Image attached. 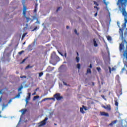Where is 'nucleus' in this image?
<instances>
[{"instance_id":"nucleus-52","label":"nucleus","mask_w":127,"mask_h":127,"mask_svg":"<svg viewBox=\"0 0 127 127\" xmlns=\"http://www.w3.org/2000/svg\"><path fill=\"white\" fill-rule=\"evenodd\" d=\"M101 97H102V98H103V99H105V96L104 95H101Z\"/></svg>"},{"instance_id":"nucleus-35","label":"nucleus","mask_w":127,"mask_h":127,"mask_svg":"<svg viewBox=\"0 0 127 127\" xmlns=\"http://www.w3.org/2000/svg\"><path fill=\"white\" fill-rule=\"evenodd\" d=\"M32 17L33 20L37 19V17L35 15L33 16Z\"/></svg>"},{"instance_id":"nucleus-59","label":"nucleus","mask_w":127,"mask_h":127,"mask_svg":"<svg viewBox=\"0 0 127 127\" xmlns=\"http://www.w3.org/2000/svg\"><path fill=\"white\" fill-rule=\"evenodd\" d=\"M94 8H98V7L97 6H94Z\"/></svg>"},{"instance_id":"nucleus-62","label":"nucleus","mask_w":127,"mask_h":127,"mask_svg":"<svg viewBox=\"0 0 127 127\" xmlns=\"http://www.w3.org/2000/svg\"><path fill=\"white\" fill-rule=\"evenodd\" d=\"M77 56H79V53H78V52H77Z\"/></svg>"},{"instance_id":"nucleus-22","label":"nucleus","mask_w":127,"mask_h":127,"mask_svg":"<svg viewBox=\"0 0 127 127\" xmlns=\"http://www.w3.org/2000/svg\"><path fill=\"white\" fill-rule=\"evenodd\" d=\"M77 67L78 68V69H80L81 68V64H77Z\"/></svg>"},{"instance_id":"nucleus-42","label":"nucleus","mask_w":127,"mask_h":127,"mask_svg":"<svg viewBox=\"0 0 127 127\" xmlns=\"http://www.w3.org/2000/svg\"><path fill=\"white\" fill-rule=\"evenodd\" d=\"M45 24H46L45 23H43V26H44L45 28H46V25Z\"/></svg>"},{"instance_id":"nucleus-46","label":"nucleus","mask_w":127,"mask_h":127,"mask_svg":"<svg viewBox=\"0 0 127 127\" xmlns=\"http://www.w3.org/2000/svg\"><path fill=\"white\" fill-rule=\"evenodd\" d=\"M59 54H60V55H61V56H63V57H64V55L62 53H61V52H59Z\"/></svg>"},{"instance_id":"nucleus-39","label":"nucleus","mask_w":127,"mask_h":127,"mask_svg":"<svg viewBox=\"0 0 127 127\" xmlns=\"http://www.w3.org/2000/svg\"><path fill=\"white\" fill-rule=\"evenodd\" d=\"M60 8H62V7H59L57 9V12L59 11V10H60Z\"/></svg>"},{"instance_id":"nucleus-2","label":"nucleus","mask_w":127,"mask_h":127,"mask_svg":"<svg viewBox=\"0 0 127 127\" xmlns=\"http://www.w3.org/2000/svg\"><path fill=\"white\" fill-rule=\"evenodd\" d=\"M59 61H60V58L56 55L55 52H53L51 56L50 63L53 64V65H56Z\"/></svg>"},{"instance_id":"nucleus-6","label":"nucleus","mask_w":127,"mask_h":127,"mask_svg":"<svg viewBox=\"0 0 127 127\" xmlns=\"http://www.w3.org/2000/svg\"><path fill=\"white\" fill-rule=\"evenodd\" d=\"M117 122H118V120L112 121V123L109 125V126H111V127H113V125H115V124H116Z\"/></svg>"},{"instance_id":"nucleus-63","label":"nucleus","mask_w":127,"mask_h":127,"mask_svg":"<svg viewBox=\"0 0 127 127\" xmlns=\"http://www.w3.org/2000/svg\"><path fill=\"white\" fill-rule=\"evenodd\" d=\"M24 44H25V42H24L23 43V45H24Z\"/></svg>"},{"instance_id":"nucleus-25","label":"nucleus","mask_w":127,"mask_h":127,"mask_svg":"<svg viewBox=\"0 0 127 127\" xmlns=\"http://www.w3.org/2000/svg\"><path fill=\"white\" fill-rule=\"evenodd\" d=\"M82 108H83V109H84V110H85V111H87L88 109H87V107H85V106H84V105H83L82 106Z\"/></svg>"},{"instance_id":"nucleus-53","label":"nucleus","mask_w":127,"mask_h":127,"mask_svg":"<svg viewBox=\"0 0 127 127\" xmlns=\"http://www.w3.org/2000/svg\"><path fill=\"white\" fill-rule=\"evenodd\" d=\"M98 15V13H96L95 14H94V16H97Z\"/></svg>"},{"instance_id":"nucleus-21","label":"nucleus","mask_w":127,"mask_h":127,"mask_svg":"<svg viewBox=\"0 0 127 127\" xmlns=\"http://www.w3.org/2000/svg\"><path fill=\"white\" fill-rule=\"evenodd\" d=\"M26 18V20H27V22H28V21H29V20H30V18L28 17H25Z\"/></svg>"},{"instance_id":"nucleus-16","label":"nucleus","mask_w":127,"mask_h":127,"mask_svg":"<svg viewBox=\"0 0 127 127\" xmlns=\"http://www.w3.org/2000/svg\"><path fill=\"white\" fill-rule=\"evenodd\" d=\"M22 88H23V86H22V85H21L20 87H19L18 89V92H20L19 91H21Z\"/></svg>"},{"instance_id":"nucleus-1","label":"nucleus","mask_w":127,"mask_h":127,"mask_svg":"<svg viewBox=\"0 0 127 127\" xmlns=\"http://www.w3.org/2000/svg\"><path fill=\"white\" fill-rule=\"evenodd\" d=\"M117 5L119 6V9L121 11L122 15L125 18V22L122 25V28L119 29V34H121L123 37V30L126 29L127 23V12L126 10L127 8V3H117Z\"/></svg>"},{"instance_id":"nucleus-57","label":"nucleus","mask_w":127,"mask_h":127,"mask_svg":"<svg viewBox=\"0 0 127 127\" xmlns=\"http://www.w3.org/2000/svg\"><path fill=\"white\" fill-rule=\"evenodd\" d=\"M46 100H48V98H47L44 99L43 101H45Z\"/></svg>"},{"instance_id":"nucleus-49","label":"nucleus","mask_w":127,"mask_h":127,"mask_svg":"<svg viewBox=\"0 0 127 127\" xmlns=\"http://www.w3.org/2000/svg\"><path fill=\"white\" fill-rule=\"evenodd\" d=\"M32 96H35V95H36V92H35V91H34V92L33 93H32Z\"/></svg>"},{"instance_id":"nucleus-64","label":"nucleus","mask_w":127,"mask_h":127,"mask_svg":"<svg viewBox=\"0 0 127 127\" xmlns=\"http://www.w3.org/2000/svg\"><path fill=\"white\" fill-rule=\"evenodd\" d=\"M57 124H55V126H57Z\"/></svg>"},{"instance_id":"nucleus-60","label":"nucleus","mask_w":127,"mask_h":127,"mask_svg":"<svg viewBox=\"0 0 127 127\" xmlns=\"http://www.w3.org/2000/svg\"><path fill=\"white\" fill-rule=\"evenodd\" d=\"M96 9H97V10H99V9H100V8L97 7V8H96Z\"/></svg>"},{"instance_id":"nucleus-50","label":"nucleus","mask_w":127,"mask_h":127,"mask_svg":"<svg viewBox=\"0 0 127 127\" xmlns=\"http://www.w3.org/2000/svg\"><path fill=\"white\" fill-rule=\"evenodd\" d=\"M102 107L104 108V109H105V110H106V109H107V106H102Z\"/></svg>"},{"instance_id":"nucleus-15","label":"nucleus","mask_w":127,"mask_h":127,"mask_svg":"<svg viewBox=\"0 0 127 127\" xmlns=\"http://www.w3.org/2000/svg\"><path fill=\"white\" fill-rule=\"evenodd\" d=\"M107 40L108 41H112V37L110 36H107Z\"/></svg>"},{"instance_id":"nucleus-10","label":"nucleus","mask_w":127,"mask_h":127,"mask_svg":"<svg viewBox=\"0 0 127 127\" xmlns=\"http://www.w3.org/2000/svg\"><path fill=\"white\" fill-rule=\"evenodd\" d=\"M106 110H108V111H111V110H112L110 105H108L106 106Z\"/></svg>"},{"instance_id":"nucleus-54","label":"nucleus","mask_w":127,"mask_h":127,"mask_svg":"<svg viewBox=\"0 0 127 127\" xmlns=\"http://www.w3.org/2000/svg\"><path fill=\"white\" fill-rule=\"evenodd\" d=\"M22 52H23V51H21L19 53V54H22Z\"/></svg>"},{"instance_id":"nucleus-26","label":"nucleus","mask_w":127,"mask_h":127,"mask_svg":"<svg viewBox=\"0 0 127 127\" xmlns=\"http://www.w3.org/2000/svg\"><path fill=\"white\" fill-rule=\"evenodd\" d=\"M96 69H97V71H98V72H101V67H97L96 68Z\"/></svg>"},{"instance_id":"nucleus-48","label":"nucleus","mask_w":127,"mask_h":127,"mask_svg":"<svg viewBox=\"0 0 127 127\" xmlns=\"http://www.w3.org/2000/svg\"><path fill=\"white\" fill-rule=\"evenodd\" d=\"M64 56V57H65V58H66V57H67V53H66V52H65Z\"/></svg>"},{"instance_id":"nucleus-34","label":"nucleus","mask_w":127,"mask_h":127,"mask_svg":"<svg viewBox=\"0 0 127 127\" xmlns=\"http://www.w3.org/2000/svg\"><path fill=\"white\" fill-rule=\"evenodd\" d=\"M120 22H117V25H118V27H119V28H120H120H121V26L120 25Z\"/></svg>"},{"instance_id":"nucleus-14","label":"nucleus","mask_w":127,"mask_h":127,"mask_svg":"<svg viewBox=\"0 0 127 127\" xmlns=\"http://www.w3.org/2000/svg\"><path fill=\"white\" fill-rule=\"evenodd\" d=\"M91 73H92V71L91 70V69L90 68H88L87 69V74H91Z\"/></svg>"},{"instance_id":"nucleus-9","label":"nucleus","mask_w":127,"mask_h":127,"mask_svg":"<svg viewBox=\"0 0 127 127\" xmlns=\"http://www.w3.org/2000/svg\"><path fill=\"white\" fill-rule=\"evenodd\" d=\"M93 43H94V46H95V47H97V46H98V44H97V42L96 41L95 39H93Z\"/></svg>"},{"instance_id":"nucleus-32","label":"nucleus","mask_w":127,"mask_h":127,"mask_svg":"<svg viewBox=\"0 0 127 127\" xmlns=\"http://www.w3.org/2000/svg\"><path fill=\"white\" fill-rule=\"evenodd\" d=\"M37 12V8H35L34 9V13H36Z\"/></svg>"},{"instance_id":"nucleus-7","label":"nucleus","mask_w":127,"mask_h":127,"mask_svg":"<svg viewBox=\"0 0 127 127\" xmlns=\"http://www.w3.org/2000/svg\"><path fill=\"white\" fill-rule=\"evenodd\" d=\"M101 116H105V117H109V114L106 113V112H101Z\"/></svg>"},{"instance_id":"nucleus-61","label":"nucleus","mask_w":127,"mask_h":127,"mask_svg":"<svg viewBox=\"0 0 127 127\" xmlns=\"http://www.w3.org/2000/svg\"><path fill=\"white\" fill-rule=\"evenodd\" d=\"M114 70H115V67L112 68V71H114Z\"/></svg>"},{"instance_id":"nucleus-31","label":"nucleus","mask_w":127,"mask_h":127,"mask_svg":"<svg viewBox=\"0 0 127 127\" xmlns=\"http://www.w3.org/2000/svg\"><path fill=\"white\" fill-rule=\"evenodd\" d=\"M35 23H38V24H40V21H38V18H37V21Z\"/></svg>"},{"instance_id":"nucleus-44","label":"nucleus","mask_w":127,"mask_h":127,"mask_svg":"<svg viewBox=\"0 0 127 127\" xmlns=\"http://www.w3.org/2000/svg\"><path fill=\"white\" fill-rule=\"evenodd\" d=\"M37 6H38V4L36 3L35 5V8H37Z\"/></svg>"},{"instance_id":"nucleus-29","label":"nucleus","mask_w":127,"mask_h":127,"mask_svg":"<svg viewBox=\"0 0 127 127\" xmlns=\"http://www.w3.org/2000/svg\"><path fill=\"white\" fill-rule=\"evenodd\" d=\"M76 62H77V63H79V61L80 60V59H79V57H77L76 58Z\"/></svg>"},{"instance_id":"nucleus-55","label":"nucleus","mask_w":127,"mask_h":127,"mask_svg":"<svg viewBox=\"0 0 127 127\" xmlns=\"http://www.w3.org/2000/svg\"><path fill=\"white\" fill-rule=\"evenodd\" d=\"M92 64H90V66H89V68H92Z\"/></svg>"},{"instance_id":"nucleus-3","label":"nucleus","mask_w":127,"mask_h":127,"mask_svg":"<svg viewBox=\"0 0 127 127\" xmlns=\"http://www.w3.org/2000/svg\"><path fill=\"white\" fill-rule=\"evenodd\" d=\"M54 98H53L52 99L55 100V99H56L57 101H60L61 100H62V99H63V96H61L60 93H56L54 95Z\"/></svg>"},{"instance_id":"nucleus-28","label":"nucleus","mask_w":127,"mask_h":127,"mask_svg":"<svg viewBox=\"0 0 127 127\" xmlns=\"http://www.w3.org/2000/svg\"><path fill=\"white\" fill-rule=\"evenodd\" d=\"M43 75V72H41L39 73V77H41Z\"/></svg>"},{"instance_id":"nucleus-8","label":"nucleus","mask_w":127,"mask_h":127,"mask_svg":"<svg viewBox=\"0 0 127 127\" xmlns=\"http://www.w3.org/2000/svg\"><path fill=\"white\" fill-rule=\"evenodd\" d=\"M20 94H21V91L18 92L17 95H16L14 99H15V98H19L20 97Z\"/></svg>"},{"instance_id":"nucleus-19","label":"nucleus","mask_w":127,"mask_h":127,"mask_svg":"<svg viewBox=\"0 0 127 127\" xmlns=\"http://www.w3.org/2000/svg\"><path fill=\"white\" fill-rule=\"evenodd\" d=\"M37 29H38V27L37 26H36L34 27V28L31 30V31H35Z\"/></svg>"},{"instance_id":"nucleus-27","label":"nucleus","mask_w":127,"mask_h":127,"mask_svg":"<svg viewBox=\"0 0 127 127\" xmlns=\"http://www.w3.org/2000/svg\"><path fill=\"white\" fill-rule=\"evenodd\" d=\"M108 68L109 69V73L110 74H112V68H111V67H110V66H109Z\"/></svg>"},{"instance_id":"nucleus-58","label":"nucleus","mask_w":127,"mask_h":127,"mask_svg":"<svg viewBox=\"0 0 127 127\" xmlns=\"http://www.w3.org/2000/svg\"><path fill=\"white\" fill-rule=\"evenodd\" d=\"M30 47H31V45H29L28 46V48H30Z\"/></svg>"},{"instance_id":"nucleus-33","label":"nucleus","mask_w":127,"mask_h":127,"mask_svg":"<svg viewBox=\"0 0 127 127\" xmlns=\"http://www.w3.org/2000/svg\"><path fill=\"white\" fill-rule=\"evenodd\" d=\"M103 1L105 5H108V3H109V2H106V0H103Z\"/></svg>"},{"instance_id":"nucleus-23","label":"nucleus","mask_w":127,"mask_h":127,"mask_svg":"<svg viewBox=\"0 0 127 127\" xmlns=\"http://www.w3.org/2000/svg\"><path fill=\"white\" fill-rule=\"evenodd\" d=\"M93 2L95 5H96L97 6H99V4H98V2H97L96 1H94Z\"/></svg>"},{"instance_id":"nucleus-56","label":"nucleus","mask_w":127,"mask_h":127,"mask_svg":"<svg viewBox=\"0 0 127 127\" xmlns=\"http://www.w3.org/2000/svg\"><path fill=\"white\" fill-rule=\"evenodd\" d=\"M69 29V26H66V29Z\"/></svg>"},{"instance_id":"nucleus-12","label":"nucleus","mask_w":127,"mask_h":127,"mask_svg":"<svg viewBox=\"0 0 127 127\" xmlns=\"http://www.w3.org/2000/svg\"><path fill=\"white\" fill-rule=\"evenodd\" d=\"M115 105L116 107H119V102H118V100H115Z\"/></svg>"},{"instance_id":"nucleus-36","label":"nucleus","mask_w":127,"mask_h":127,"mask_svg":"<svg viewBox=\"0 0 127 127\" xmlns=\"http://www.w3.org/2000/svg\"><path fill=\"white\" fill-rule=\"evenodd\" d=\"M20 78H21V79H22L23 78H26V76H25V75L21 76H20Z\"/></svg>"},{"instance_id":"nucleus-37","label":"nucleus","mask_w":127,"mask_h":127,"mask_svg":"<svg viewBox=\"0 0 127 127\" xmlns=\"http://www.w3.org/2000/svg\"><path fill=\"white\" fill-rule=\"evenodd\" d=\"M23 10H25V11H26V6H25V5H23Z\"/></svg>"},{"instance_id":"nucleus-4","label":"nucleus","mask_w":127,"mask_h":127,"mask_svg":"<svg viewBox=\"0 0 127 127\" xmlns=\"http://www.w3.org/2000/svg\"><path fill=\"white\" fill-rule=\"evenodd\" d=\"M47 120H48V118L47 117L44 120L39 123L38 124V127H44V126L46 125V122Z\"/></svg>"},{"instance_id":"nucleus-18","label":"nucleus","mask_w":127,"mask_h":127,"mask_svg":"<svg viewBox=\"0 0 127 127\" xmlns=\"http://www.w3.org/2000/svg\"><path fill=\"white\" fill-rule=\"evenodd\" d=\"M23 15H24V17L26 16V11L23 10Z\"/></svg>"},{"instance_id":"nucleus-30","label":"nucleus","mask_w":127,"mask_h":127,"mask_svg":"<svg viewBox=\"0 0 127 127\" xmlns=\"http://www.w3.org/2000/svg\"><path fill=\"white\" fill-rule=\"evenodd\" d=\"M29 68H32V66H30V65H28L25 67V69H28Z\"/></svg>"},{"instance_id":"nucleus-13","label":"nucleus","mask_w":127,"mask_h":127,"mask_svg":"<svg viewBox=\"0 0 127 127\" xmlns=\"http://www.w3.org/2000/svg\"><path fill=\"white\" fill-rule=\"evenodd\" d=\"M29 100H30V97L27 96V97L26 98V100H25L26 104H27V103H28V101H29Z\"/></svg>"},{"instance_id":"nucleus-20","label":"nucleus","mask_w":127,"mask_h":127,"mask_svg":"<svg viewBox=\"0 0 127 127\" xmlns=\"http://www.w3.org/2000/svg\"><path fill=\"white\" fill-rule=\"evenodd\" d=\"M38 98H39V96H34L33 98V100L34 101V100H36V99H38Z\"/></svg>"},{"instance_id":"nucleus-38","label":"nucleus","mask_w":127,"mask_h":127,"mask_svg":"<svg viewBox=\"0 0 127 127\" xmlns=\"http://www.w3.org/2000/svg\"><path fill=\"white\" fill-rule=\"evenodd\" d=\"M7 105H8V104H3V108H5L6 107H7Z\"/></svg>"},{"instance_id":"nucleus-45","label":"nucleus","mask_w":127,"mask_h":127,"mask_svg":"<svg viewBox=\"0 0 127 127\" xmlns=\"http://www.w3.org/2000/svg\"><path fill=\"white\" fill-rule=\"evenodd\" d=\"M31 93H28V97H31Z\"/></svg>"},{"instance_id":"nucleus-43","label":"nucleus","mask_w":127,"mask_h":127,"mask_svg":"<svg viewBox=\"0 0 127 127\" xmlns=\"http://www.w3.org/2000/svg\"><path fill=\"white\" fill-rule=\"evenodd\" d=\"M39 90V88H37L36 89H35L34 90V92H37V90Z\"/></svg>"},{"instance_id":"nucleus-11","label":"nucleus","mask_w":127,"mask_h":127,"mask_svg":"<svg viewBox=\"0 0 127 127\" xmlns=\"http://www.w3.org/2000/svg\"><path fill=\"white\" fill-rule=\"evenodd\" d=\"M27 110L26 109H22L21 110V112H22V115H24V114H25V113H26V111Z\"/></svg>"},{"instance_id":"nucleus-17","label":"nucleus","mask_w":127,"mask_h":127,"mask_svg":"<svg viewBox=\"0 0 127 127\" xmlns=\"http://www.w3.org/2000/svg\"><path fill=\"white\" fill-rule=\"evenodd\" d=\"M80 113H82V114L85 113V112H84L83 108H80Z\"/></svg>"},{"instance_id":"nucleus-51","label":"nucleus","mask_w":127,"mask_h":127,"mask_svg":"<svg viewBox=\"0 0 127 127\" xmlns=\"http://www.w3.org/2000/svg\"><path fill=\"white\" fill-rule=\"evenodd\" d=\"M63 84H64V85H65V86H67V83H65V82H63Z\"/></svg>"},{"instance_id":"nucleus-24","label":"nucleus","mask_w":127,"mask_h":127,"mask_svg":"<svg viewBox=\"0 0 127 127\" xmlns=\"http://www.w3.org/2000/svg\"><path fill=\"white\" fill-rule=\"evenodd\" d=\"M26 34H27V33H24L22 35V39L24 37H25V36L26 35Z\"/></svg>"},{"instance_id":"nucleus-41","label":"nucleus","mask_w":127,"mask_h":127,"mask_svg":"<svg viewBox=\"0 0 127 127\" xmlns=\"http://www.w3.org/2000/svg\"><path fill=\"white\" fill-rule=\"evenodd\" d=\"M11 102H12V99H11L9 100V101L8 102V104H10V103H11Z\"/></svg>"},{"instance_id":"nucleus-47","label":"nucleus","mask_w":127,"mask_h":127,"mask_svg":"<svg viewBox=\"0 0 127 127\" xmlns=\"http://www.w3.org/2000/svg\"><path fill=\"white\" fill-rule=\"evenodd\" d=\"M26 60V59H24V60H23V61H22L21 63H24V62H25Z\"/></svg>"},{"instance_id":"nucleus-40","label":"nucleus","mask_w":127,"mask_h":127,"mask_svg":"<svg viewBox=\"0 0 127 127\" xmlns=\"http://www.w3.org/2000/svg\"><path fill=\"white\" fill-rule=\"evenodd\" d=\"M74 32L77 35H79V34L77 32V29H74Z\"/></svg>"},{"instance_id":"nucleus-5","label":"nucleus","mask_w":127,"mask_h":127,"mask_svg":"<svg viewBox=\"0 0 127 127\" xmlns=\"http://www.w3.org/2000/svg\"><path fill=\"white\" fill-rule=\"evenodd\" d=\"M117 94L118 97H120V96H122V95L123 94L122 89L118 90L117 91Z\"/></svg>"}]
</instances>
